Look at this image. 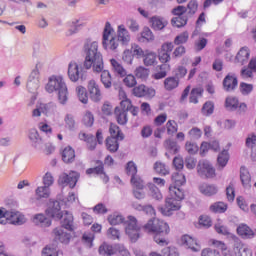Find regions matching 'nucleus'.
I'll return each mask as SVG.
<instances>
[{
  "label": "nucleus",
  "mask_w": 256,
  "mask_h": 256,
  "mask_svg": "<svg viewBox=\"0 0 256 256\" xmlns=\"http://www.w3.org/2000/svg\"><path fill=\"white\" fill-rule=\"evenodd\" d=\"M110 63H111L114 73H117V75H119L120 77H125L127 75V70H125V68H123V65H121V63H119V61H117L115 59H111Z\"/></svg>",
  "instance_id": "36"
},
{
  "label": "nucleus",
  "mask_w": 256,
  "mask_h": 256,
  "mask_svg": "<svg viewBox=\"0 0 256 256\" xmlns=\"http://www.w3.org/2000/svg\"><path fill=\"white\" fill-rule=\"evenodd\" d=\"M197 173L202 179H213L215 177V168L209 160H200L197 165Z\"/></svg>",
  "instance_id": "8"
},
{
  "label": "nucleus",
  "mask_w": 256,
  "mask_h": 256,
  "mask_svg": "<svg viewBox=\"0 0 256 256\" xmlns=\"http://www.w3.org/2000/svg\"><path fill=\"white\" fill-rule=\"evenodd\" d=\"M42 256H58L57 249H55L54 247H51V246H46L42 250Z\"/></svg>",
  "instance_id": "64"
},
{
  "label": "nucleus",
  "mask_w": 256,
  "mask_h": 256,
  "mask_svg": "<svg viewBox=\"0 0 256 256\" xmlns=\"http://www.w3.org/2000/svg\"><path fill=\"white\" fill-rule=\"evenodd\" d=\"M62 160L64 163H73L75 161V150L71 146H67L62 151Z\"/></svg>",
  "instance_id": "29"
},
{
  "label": "nucleus",
  "mask_w": 256,
  "mask_h": 256,
  "mask_svg": "<svg viewBox=\"0 0 256 256\" xmlns=\"http://www.w3.org/2000/svg\"><path fill=\"white\" fill-rule=\"evenodd\" d=\"M113 33H115V30L111 27V23L106 22L102 38V47L106 50L116 51L119 47V40L113 36Z\"/></svg>",
  "instance_id": "6"
},
{
  "label": "nucleus",
  "mask_w": 256,
  "mask_h": 256,
  "mask_svg": "<svg viewBox=\"0 0 256 256\" xmlns=\"http://www.w3.org/2000/svg\"><path fill=\"white\" fill-rule=\"evenodd\" d=\"M130 181L134 189H138L139 191H143V189H145V182L139 177V175L132 176Z\"/></svg>",
  "instance_id": "51"
},
{
  "label": "nucleus",
  "mask_w": 256,
  "mask_h": 256,
  "mask_svg": "<svg viewBox=\"0 0 256 256\" xmlns=\"http://www.w3.org/2000/svg\"><path fill=\"white\" fill-rule=\"evenodd\" d=\"M172 181L173 184L170 185V187H173V189H181V187H183V185H185L187 182L185 175L179 172L172 175Z\"/></svg>",
  "instance_id": "26"
},
{
  "label": "nucleus",
  "mask_w": 256,
  "mask_h": 256,
  "mask_svg": "<svg viewBox=\"0 0 256 256\" xmlns=\"http://www.w3.org/2000/svg\"><path fill=\"white\" fill-rule=\"evenodd\" d=\"M69 29L66 33L68 37H71V35H75L76 33H79V29L81 28V24L79 23V20H72L67 23Z\"/></svg>",
  "instance_id": "39"
},
{
  "label": "nucleus",
  "mask_w": 256,
  "mask_h": 256,
  "mask_svg": "<svg viewBox=\"0 0 256 256\" xmlns=\"http://www.w3.org/2000/svg\"><path fill=\"white\" fill-rule=\"evenodd\" d=\"M199 191L206 197H213V195L219 193V187L215 184L202 183L199 185Z\"/></svg>",
  "instance_id": "19"
},
{
  "label": "nucleus",
  "mask_w": 256,
  "mask_h": 256,
  "mask_svg": "<svg viewBox=\"0 0 256 256\" xmlns=\"http://www.w3.org/2000/svg\"><path fill=\"white\" fill-rule=\"evenodd\" d=\"M132 93L135 97L153 99L155 97V89L146 86L145 84H140L133 88Z\"/></svg>",
  "instance_id": "11"
},
{
  "label": "nucleus",
  "mask_w": 256,
  "mask_h": 256,
  "mask_svg": "<svg viewBox=\"0 0 256 256\" xmlns=\"http://www.w3.org/2000/svg\"><path fill=\"white\" fill-rule=\"evenodd\" d=\"M164 87L166 91H173L179 87V79L176 77H168L164 80Z\"/></svg>",
  "instance_id": "38"
},
{
  "label": "nucleus",
  "mask_w": 256,
  "mask_h": 256,
  "mask_svg": "<svg viewBox=\"0 0 256 256\" xmlns=\"http://www.w3.org/2000/svg\"><path fill=\"white\" fill-rule=\"evenodd\" d=\"M225 107L227 111H237L239 109V99L237 97H227L225 100Z\"/></svg>",
  "instance_id": "35"
},
{
  "label": "nucleus",
  "mask_w": 256,
  "mask_h": 256,
  "mask_svg": "<svg viewBox=\"0 0 256 256\" xmlns=\"http://www.w3.org/2000/svg\"><path fill=\"white\" fill-rule=\"evenodd\" d=\"M26 87L30 93H35L39 89V70H32L28 77Z\"/></svg>",
  "instance_id": "15"
},
{
  "label": "nucleus",
  "mask_w": 256,
  "mask_h": 256,
  "mask_svg": "<svg viewBox=\"0 0 256 256\" xmlns=\"http://www.w3.org/2000/svg\"><path fill=\"white\" fill-rule=\"evenodd\" d=\"M198 97H203L202 88H193L190 93L189 102L194 104L199 103Z\"/></svg>",
  "instance_id": "49"
},
{
  "label": "nucleus",
  "mask_w": 256,
  "mask_h": 256,
  "mask_svg": "<svg viewBox=\"0 0 256 256\" xmlns=\"http://www.w3.org/2000/svg\"><path fill=\"white\" fill-rule=\"evenodd\" d=\"M227 204L225 202H216L210 205L211 213H225L227 211Z\"/></svg>",
  "instance_id": "41"
},
{
  "label": "nucleus",
  "mask_w": 256,
  "mask_h": 256,
  "mask_svg": "<svg viewBox=\"0 0 256 256\" xmlns=\"http://www.w3.org/2000/svg\"><path fill=\"white\" fill-rule=\"evenodd\" d=\"M150 23L154 31H163L166 25H169V22L161 16H153L150 18Z\"/></svg>",
  "instance_id": "21"
},
{
  "label": "nucleus",
  "mask_w": 256,
  "mask_h": 256,
  "mask_svg": "<svg viewBox=\"0 0 256 256\" xmlns=\"http://www.w3.org/2000/svg\"><path fill=\"white\" fill-rule=\"evenodd\" d=\"M154 170L156 171V173H158V175H169V170L164 163L156 162L154 164Z\"/></svg>",
  "instance_id": "58"
},
{
  "label": "nucleus",
  "mask_w": 256,
  "mask_h": 256,
  "mask_svg": "<svg viewBox=\"0 0 256 256\" xmlns=\"http://www.w3.org/2000/svg\"><path fill=\"white\" fill-rule=\"evenodd\" d=\"M227 163H229V151L223 150L217 157V165L219 169H223L227 167Z\"/></svg>",
  "instance_id": "37"
},
{
  "label": "nucleus",
  "mask_w": 256,
  "mask_h": 256,
  "mask_svg": "<svg viewBox=\"0 0 256 256\" xmlns=\"http://www.w3.org/2000/svg\"><path fill=\"white\" fill-rule=\"evenodd\" d=\"M160 71L154 74V79H165L167 72L171 70V66L168 63H163L159 66Z\"/></svg>",
  "instance_id": "44"
},
{
  "label": "nucleus",
  "mask_w": 256,
  "mask_h": 256,
  "mask_svg": "<svg viewBox=\"0 0 256 256\" xmlns=\"http://www.w3.org/2000/svg\"><path fill=\"white\" fill-rule=\"evenodd\" d=\"M213 111H215V104L211 101L205 102L202 107V113L209 117V115H213Z\"/></svg>",
  "instance_id": "53"
},
{
  "label": "nucleus",
  "mask_w": 256,
  "mask_h": 256,
  "mask_svg": "<svg viewBox=\"0 0 256 256\" xmlns=\"http://www.w3.org/2000/svg\"><path fill=\"white\" fill-rule=\"evenodd\" d=\"M148 188H149V194L153 199H156V201H161V199H163V194L161 193V190H159L155 186V184L149 183Z\"/></svg>",
  "instance_id": "42"
},
{
  "label": "nucleus",
  "mask_w": 256,
  "mask_h": 256,
  "mask_svg": "<svg viewBox=\"0 0 256 256\" xmlns=\"http://www.w3.org/2000/svg\"><path fill=\"white\" fill-rule=\"evenodd\" d=\"M83 53L85 56L83 63L84 69H91L92 67L95 73H101V83L105 89H111V73L107 70L103 71L105 66L103 64V54L99 51V42L89 38L86 39L83 45Z\"/></svg>",
  "instance_id": "1"
},
{
  "label": "nucleus",
  "mask_w": 256,
  "mask_h": 256,
  "mask_svg": "<svg viewBox=\"0 0 256 256\" xmlns=\"http://www.w3.org/2000/svg\"><path fill=\"white\" fill-rule=\"evenodd\" d=\"M181 241L184 247L191 249V251H193L194 253L201 251V245H199V243H197V240H195L193 237L189 235H184L182 236Z\"/></svg>",
  "instance_id": "18"
},
{
  "label": "nucleus",
  "mask_w": 256,
  "mask_h": 256,
  "mask_svg": "<svg viewBox=\"0 0 256 256\" xmlns=\"http://www.w3.org/2000/svg\"><path fill=\"white\" fill-rule=\"evenodd\" d=\"M68 77L73 83H77V80L85 81L87 79V73L83 71V68L79 70V65L76 62H70L68 66Z\"/></svg>",
  "instance_id": "9"
},
{
  "label": "nucleus",
  "mask_w": 256,
  "mask_h": 256,
  "mask_svg": "<svg viewBox=\"0 0 256 256\" xmlns=\"http://www.w3.org/2000/svg\"><path fill=\"white\" fill-rule=\"evenodd\" d=\"M234 253L236 256H253L251 249L243 246L241 243H236L234 245Z\"/></svg>",
  "instance_id": "31"
},
{
  "label": "nucleus",
  "mask_w": 256,
  "mask_h": 256,
  "mask_svg": "<svg viewBox=\"0 0 256 256\" xmlns=\"http://www.w3.org/2000/svg\"><path fill=\"white\" fill-rule=\"evenodd\" d=\"M135 76L138 79H142V81H145V79H147V77H149V69H147L143 66H140V67L136 68Z\"/></svg>",
  "instance_id": "54"
},
{
  "label": "nucleus",
  "mask_w": 256,
  "mask_h": 256,
  "mask_svg": "<svg viewBox=\"0 0 256 256\" xmlns=\"http://www.w3.org/2000/svg\"><path fill=\"white\" fill-rule=\"evenodd\" d=\"M98 251H99L100 255H103V256L115 255V248H113L112 245L107 244V243H103L102 245H100Z\"/></svg>",
  "instance_id": "43"
},
{
  "label": "nucleus",
  "mask_w": 256,
  "mask_h": 256,
  "mask_svg": "<svg viewBox=\"0 0 256 256\" xmlns=\"http://www.w3.org/2000/svg\"><path fill=\"white\" fill-rule=\"evenodd\" d=\"M79 181V173L77 172H70L69 174H62L59 177L58 183L60 185H69L70 189L75 188L77 182Z\"/></svg>",
  "instance_id": "13"
},
{
  "label": "nucleus",
  "mask_w": 256,
  "mask_h": 256,
  "mask_svg": "<svg viewBox=\"0 0 256 256\" xmlns=\"http://www.w3.org/2000/svg\"><path fill=\"white\" fill-rule=\"evenodd\" d=\"M143 57V63L146 67H151L157 64V54L155 52L146 50Z\"/></svg>",
  "instance_id": "27"
},
{
  "label": "nucleus",
  "mask_w": 256,
  "mask_h": 256,
  "mask_svg": "<svg viewBox=\"0 0 256 256\" xmlns=\"http://www.w3.org/2000/svg\"><path fill=\"white\" fill-rule=\"evenodd\" d=\"M199 225H201V227L209 229V227L213 225V221L211 220V217H209L208 215H201L199 217Z\"/></svg>",
  "instance_id": "59"
},
{
  "label": "nucleus",
  "mask_w": 256,
  "mask_h": 256,
  "mask_svg": "<svg viewBox=\"0 0 256 256\" xmlns=\"http://www.w3.org/2000/svg\"><path fill=\"white\" fill-rule=\"evenodd\" d=\"M8 223H11V225H23L25 217L21 216L19 212L0 208V225H7Z\"/></svg>",
  "instance_id": "7"
},
{
  "label": "nucleus",
  "mask_w": 256,
  "mask_h": 256,
  "mask_svg": "<svg viewBox=\"0 0 256 256\" xmlns=\"http://www.w3.org/2000/svg\"><path fill=\"white\" fill-rule=\"evenodd\" d=\"M126 173L131 177L137 176V165L133 161H129L126 165Z\"/></svg>",
  "instance_id": "60"
},
{
  "label": "nucleus",
  "mask_w": 256,
  "mask_h": 256,
  "mask_svg": "<svg viewBox=\"0 0 256 256\" xmlns=\"http://www.w3.org/2000/svg\"><path fill=\"white\" fill-rule=\"evenodd\" d=\"M125 221V218L119 214V213H114L110 216H108V222L110 225H121Z\"/></svg>",
  "instance_id": "52"
},
{
  "label": "nucleus",
  "mask_w": 256,
  "mask_h": 256,
  "mask_svg": "<svg viewBox=\"0 0 256 256\" xmlns=\"http://www.w3.org/2000/svg\"><path fill=\"white\" fill-rule=\"evenodd\" d=\"M65 227L55 228L53 230L54 237L56 241H60V243H63L64 245H69L71 241V233H67L65 230Z\"/></svg>",
  "instance_id": "16"
},
{
  "label": "nucleus",
  "mask_w": 256,
  "mask_h": 256,
  "mask_svg": "<svg viewBox=\"0 0 256 256\" xmlns=\"http://www.w3.org/2000/svg\"><path fill=\"white\" fill-rule=\"evenodd\" d=\"M186 9L187 16L193 17L197 13V9H199V3H197V0H190Z\"/></svg>",
  "instance_id": "48"
},
{
  "label": "nucleus",
  "mask_w": 256,
  "mask_h": 256,
  "mask_svg": "<svg viewBox=\"0 0 256 256\" xmlns=\"http://www.w3.org/2000/svg\"><path fill=\"white\" fill-rule=\"evenodd\" d=\"M132 55L133 57H137V59H141V57H144L145 51H143V48L137 44L132 45Z\"/></svg>",
  "instance_id": "63"
},
{
  "label": "nucleus",
  "mask_w": 256,
  "mask_h": 256,
  "mask_svg": "<svg viewBox=\"0 0 256 256\" xmlns=\"http://www.w3.org/2000/svg\"><path fill=\"white\" fill-rule=\"evenodd\" d=\"M109 131H110L109 138L119 139L120 141H123V139H125V135H123L121 128H119V126H117L116 124L111 123Z\"/></svg>",
  "instance_id": "33"
},
{
  "label": "nucleus",
  "mask_w": 256,
  "mask_h": 256,
  "mask_svg": "<svg viewBox=\"0 0 256 256\" xmlns=\"http://www.w3.org/2000/svg\"><path fill=\"white\" fill-rule=\"evenodd\" d=\"M119 138H107L106 139V149L110 152V153H117V151H119Z\"/></svg>",
  "instance_id": "32"
},
{
  "label": "nucleus",
  "mask_w": 256,
  "mask_h": 256,
  "mask_svg": "<svg viewBox=\"0 0 256 256\" xmlns=\"http://www.w3.org/2000/svg\"><path fill=\"white\" fill-rule=\"evenodd\" d=\"M168 152L165 153V156L167 159H171V155H177L179 153V150L181 149L180 146L177 145V142L172 140L166 141Z\"/></svg>",
  "instance_id": "30"
},
{
  "label": "nucleus",
  "mask_w": 256,
  "mask_h": 256,
  "mask_svg": "<svg viewBox=\"0 0 256 256\" xmlns=\"http://www.w3.org/2000/svg\"><path fill=\"white\" fill-rule=\"evenodd\" d=\"M28 137L34 149H38V150L43 149V139L39 137V132L37 131V129L35 128L30 129L28 133Z\"/></svg>",
  "instance_id": "20"
},
{
  "label": "nucleus",
  "mask_w": 256,
  "mask_h": 256,
  "mask_svg": "<svg viewBox=\"0 0 256 256\" xmlns=\"http://www.w3.org/2000/svg\"><path fill=\"white\" fill-rule=\"evenodd\" d=\"M47 216L61 221L62 227L67 231H75V223L73 222V214L69 211L64 213L61 211V203L57 200L51 201L46 210Z\"/></svg>",
  "instance_id": "3"
},
{
  "label": "nucleus",
  "mask_w": 256,
  "mask_h": 256,
  "mask_svg": "<svg viewBox=\"0 0 256 256\" xmlns=\"http://www.w3.org/2000/svg\"><path fill=\"white\" fill-rule=\"evenodd\" d=\"M166 129H167L168 135H174V133H177L178 131L177 122H175V120H169L166 123Z\"/></svg>",
  "instance_id": "61"
},
{
  "label": "nucleus",
  "mask_w": 256,
  "mask_h": 256,
  "mask_svg": "<svg viewBox=\"0 0 256 256\" xmlns=\"http://www.w3.org/2000/svg\"><path fill=\"white\" fill-rule=\"evenodd\" d=\"M250 55H251V53L249 52V48L242 47L238 51L235 59H236L237 63H240L241 65H245L246 63H248Z\"/></svg>",
  "instance_id": "25"
},
{
  "label": "nucleus",
  "mask_w": 256,
  "mask_h": 256,
  "mask_svg": "<svg viewBox=\"0 0 256 256\" xmlns=\"http://www.w3.org/2000/svg\"><path fill=\"white\" fill-rule=\"evenodd\" d=\"M144 231L154 234V241L162 247L167 245V235L171 231L169 224L157 218H151L144 226Z\"/></svg>",
  "instance_id": "2"
},
{
  "label": "nucleus",
  "mask_w": 256,
  "mask_h": 256,
  "mask_svg": "<svg viewBox=\"0 0 256 256\" xmlns=\"http://www.w3.org/2000/svg\"><path fill=\"white\" fill-rule=\"evenodd\" d=\"M33 223L38 227H51V219L47 218L44 214H36L33 217Z\"/></svg>",
  "instance_id": "28"
},
{
  "label": "nucleus",
  "mask_w": 256,
  "mask_h": 256,
  "mask_svg": "<svg viewBox=\"0 0 256 256\" xmlns=\"http://www.w3.org/2000/svg\"><path fill=\"white\" fill-rule=\"evenodd\" d=\"M45 89L47 93H53L54 91L58 92V101L62 105L67 103V95L69 92L67 90V84H65V81H63V77H50Z\"/></svg>",
  "instance_id": "5"
},
{
  "label": "nucleus",
  "mask_w": 256,
  "mask_h": 256,
  "mask_svg": "<svg viewBox=\"0 0 256 256\" xmlns=\"http://www.w3.org/2000/svg\"><path fill=\"white\" fill-rule=\"evenodd\" d=\"M37 199H49V195H51V189L47 186H39L36 190Z\"/></svg>",
  "instance_id": "40"
},
{
  "label": "nucleus",
  "mask_w": 256,
  "mask_h": 256,
  "mask_svg": "<svg viewBox=\"0 0 256 256\" xmlns=\"http://www.w3.org/2000/svg\"><path fill=\"white\" fill-rule=\"evenodd\" d=\"M152 256H179V252L175 247H166L162 249V254L152 253Z\"/></svg>",
  "instance_id": "50"
},
{
  "label": "nucleus",
  "mask_w": 256,
  "mask_h": 256,
  "mask_svg": "<svg viewBox=\"0 0 256 256\" xmlns=\"http://www.w3.org/2000/svg\"><path fill=\"white\" fill-rule=\"evenodd\" d=\"M64 122L66 129H69V131H73V129H75V116L72 114H66Z\"/></svg>",
  "instance_id": "56"
},
{
  "label": "nucleus",
  "mask_w": 256,
  "mask_h": 256,
  "mask_svg": "<svg viewBox=\"0 0 256 256\" xmlns=\"http://www.w3.org/2000/svg\"><path fill=\"white\" fill-rule=\"evenodd\" d=\"M117 39L122 43V45H128L129 41H131V35L129 34V30L125 28V25H119L117 30Z\"/></svg>",
  "instance_id": "22"
},
{
  "label": "nucleus",
  "mask_w": 256,
  "mask_h": 256,
  "mask_svg": "<svg viewBox=\"0 0 256 256\" xmlns=\"http://www.w3.org/2000/svg\"><path fill=\"white\" fill-rule=\"evenodd\" d=\"M174 47L173 42H167L161 46V50L158 54L160 63H169L171 61V52Z\"/></svg>",
  "instance_id": "14"
},
{
  "label": "nucleus",
  "mask_w": 256,
  "mask_h": 256,
  "mask_svg": "<svg viewBox=\"0 0 256 256\" xmlns=\"http://www.w3.org/2000/svg\"><path fill=\"white\" fill-rule=\"evenodd\" d=\"M76 93L79 101L86 105V103L89 101V97L87 96V89L83 86H78L76 88Z\"/></svg>",
  "instance_id": "46"
},
{
  "label": "nucleus",
  "mask_w": 256,
  "mask_h": 256,
  "mask_svg": "<svg viewBox=\"0 0 256 256\" xmlns=\"http://www.w3.org/2000/svg\"><path fill=\"white\" fill-rule=\"evenodd\" d=\"M223 89L226 93H231L237 89L239 80L235 73H228L222 81Z\"/></svg>",
  "instance_id": "12"
},
{
  "label": "nucleus",
  "mask_w": 256,
  "mask_h": 256,
  "mask_svg": "<svg viewBox=\"0 0 256 256\" xmlns=\"http://www.w3.org/2000/svg\"><path fill=\"white\" fill-rule=\"evenodd\" d=\"M40 108L44 115H49V113H53V111H55L56 106H55V103L49 102L46 104L45 103L40 104Z\"/></svg>",
  "instance_id": "57"
},
{
  "label": "nucleus",
  "mask_w": 256,
  "mask_h": 256,
  "mask_svg": "<svg viewBox=\"0 0 256 256\" xmlns=\"http://www.w3.org/2000/svg\"><path fill=\"white\" fill-rule=\"evenodd\" d=\"M237 233L242 237V239H253V237H255V231L246 224H240L237 227Z\"/></svg>",
  "instance_id": "23"
},
{
  "label": "nucleus",
  "mask_w": 256,
  "mask_h": 256,
  "mask_svg": "<svg viewBox=\"0 0 256 256\" xmlns=\"http://www.w3.org/2000/svg\"><path fill=\"white\" fill-rule=\"evenodd\" d=\"M189 21V16H177L172 18L171 23L173 27H185L187 25V22Z\"/></svg>",
  "instance_id": "45"
},
{
  "label": "nucleus",
  "mask_w": 256,
  "mask_h": 256,
  "mask_svg": "<svg viewBox=\"0 0 256 256\" xmlns=\"http://www.w3.org/2000/svg\"><path fill=\"white\" fill-rule=\"evenodd\" d=\"M114 115L116 116L117 123L119 125H127V121H129L127 118V112L121 110L119 107H116L114 110Z\"/></svg>",
  "instance_id": "34"
},
{
  "label": "nucleus",
  "mask_w": 256,
  "mask_h": 256,
  "mask_svg": "<svg viewBox=\"0 0 256 256\" xmlns=\"http://www.w3.org/2000/svg\"><path fill=\"white\" fill-rule=\"evenodd\" d=\"M169 197L165 200V208H160L162 215L169 217L171 211H179L181 209V201L185 199L183 189L169 187Z\"/></svg>",
  "instance_id": "4"
},
{
  "label": "nucleus",
  "mask_w": 256,
  "mask_h": 256,
  "mask_svg": "<svg viewBox=\"0 0 256 256\" xmlns=\"http://www.w3.org/2000/svg\"><path fill=\"white\" fill-rule=\"evenodd\" d=\"M239 89L240 93H242L243 95H250L253 92V84L241 82Z\"/></svg>",
  "instance_id": "62"
},
{
  "label": "nucleus",
  "mask_w": 256,
  "mask_h": 256,
  "mask_svg": "<svg viewBox=\"0 0 256 256\" xmlns=\"http://www.w3.org/2000/svg\"><path fill=\"white\" fill-rule=\"evenodd\" d=\"M240 180L244 189H251V174L245 166L240 167Z\"/></svg>",
  "instance_id": "24"
},
{
  "label": "nucleus",
  "mask_w": 256,
  "mask_h": 256,
  "mask_svg": "<svg viewBox=\"0 0 256 256\" xmlns=\"http://www.w3.org/2000/svg\"><path fill=\"white\" fill-rule=\"evenodd\" d=\"M96 165L97 166L94 168L87 169L86 174L93 175V173H95V175H102L105 171H104V166L101 160L96 161Z\"/></svg>",
  "instance_id": "47"
},
{
  "label": "nucleus",
  "mask_w": 256,
  "mask_h": 256,
  "mask_svg": "<svg viewBox=\"0 0 256 256\" xmlns=\"http://www.w3.org/2000/svg\"><path fill=\"white\" fill-rule=\"evenodd\" d=\"M88 91L90 94V99H92L95 103L101 101V89H99V85L95 80H90L88 83Z\"/></svg>",
  "instance_id": "17"
},
{
  "label": "nucleus",
  "mask_w": 256,
  "mask_h": 256,
  "mask_svg": "<svg viewBox=\"0 0 256 256\" xmlns=\"http://www.w3.org/2000/svg\"><path fill=\"white\" fill-rule=\"evenodd\" d=\"M189 41V32L185 31L179 34L174 39V45H183Z\"/></svg>",
  "instance_id": "55"
},
{
  "label": "nucleus",
  "mask_w": 256,
  "mask_h": 256,
  "mask_svg": "<svg viewBox=\"0 0 256 256\" xmlns=\"http://www.w3.org/2000/svg\"><path fill=\"white\" fill-rule=\"evenodd\" d=\"M125 231L128 234L132 243L137 242V239H139V226L137 225V218L133 216L128 217Z\"/></svg>",
  "instance_id": "10"
}]
</instances>
